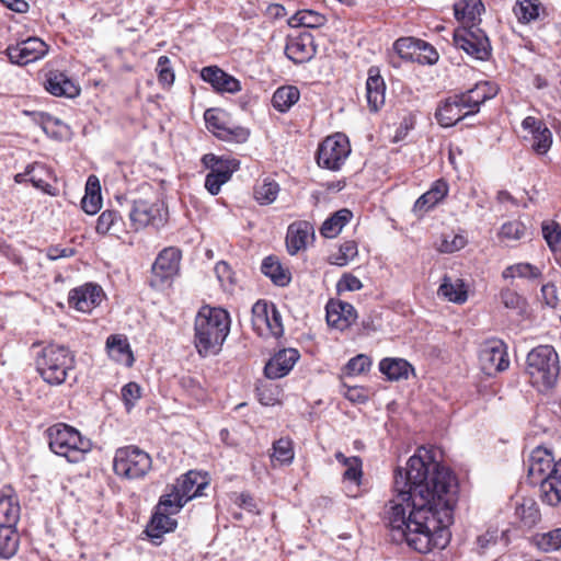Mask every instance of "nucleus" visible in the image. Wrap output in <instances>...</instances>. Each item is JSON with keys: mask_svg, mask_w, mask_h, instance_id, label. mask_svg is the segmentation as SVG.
<instances>
[{"mask_svg": "<svg viewBox=\"0 0 561 561\" xmlns=\"http://www.w3.org/2000/svg\"><path fill=\"white\" fill-rule=\"evenodd\" d=\"M396 495L386 506V522L396 541L420 553L444 549L458 500V482L449 469L422 447L407 468L394 472Z\"/></svg>", "mask_w": 561, "mask_h": 561, "instance_id": "f257e3e1", "label": "nucleus"}, {"mask_svg": "<svg viewBox=\"0 0 561 561\" xmlns=\"http://www.w3.org/2000/svg\"><path fill=\"white\" fill-rule=\"evenodd\" d=\"M230 316L220 307L205 305L194 321V344L203 357L217 355L230 332Z\"/></svg>", "mask_w": 561, "mask_h": 561, "instance_id": "f03ea898", "label": "nucleus"}, {"mask_svg": "<svg viewBox=\"0 0 561 561\" xmlns=\"http://www.w3.org/2000/svg\"><path fill=\"white\" fill-rule=\"evenodd\" d=\"M36 370L45 382L61 385L75 367V356L62 345L49 344L36 357Z\"/></svg>", "mask_w": 561, "mask_h": 561, "instance_id": "7ed1b4c3", "label": "nucleus"}, {"mask_svg": "<svg viewBox=\"0 0 561 561\" xmlns=\"http://www.w3.org/2000/svg\"><path fill=\"white\" fill-rule=\"evenodd\" d=\"M46 433L50 450L69 462L81 461L91 450L90 439L82 437L75 427L67 424H55Z\"/></svg>", "mask_w": 561, "mask_h": 561, "instance_id": "20e7f679", "label": "nucleus"}, {"mask_svg": "<svg viewBox=\"0 0 561 561\" xmlns=\"http://www.w3.org/2000/svg\"><path fill=\"white\" fill-rule=\"evenodd\" d=\"M559 358L550 345H539L527 355V374L534 386L542 389L551 388L559 376Z\"/></svg>", "mask_w": 561, "mask_h": 561, "instance_id": "39448f33", "label": "nucleus"}, {"mask_svg": "<svg viewBox=\"0 0 561 561\" xmlns=\"http://www.w3.org/2000/svg\"><path fill=\"white\" fill-rule=\"evenodd\" d=\"M151 467L150 455L136 446L122 447L115 451L113 469L119 477L128 480L141 479Z\"/></svg>", "mask_w": 561, "mask_h": 561, "instance_id": "423d86ee", "label": "nucleus"}, {"mask_svg": "<svg viewBox=\"0 0 561 561\" xmlns=\"http://www.w3.org/2000/svg\"><path fill=\"white\" fill-rule=\"evenodd\" d=\"M168 219V210L159 198H138L133 201L129 211L130 225L135 230L146 227H162Z\"/></svg>", "mask_w": 561, "mask_h": 561, "instance_id": "0eeeda50", "label": "nucleus"}, {"mask_svg": "<svg viewBox=\"0 0 561 561\" xmlns=\"http://www.w3.org/2000/svg\"><path fill=\"white\" fill-rule=\"evenodd\" d=\"M351 152L348 139L343 134L327 137L318 149V164L328 170L337 171Z\"/></svg>", "mask_w": 561, "mask_h": 561, "instance_id": "6e6552de", "label": "nucleus"}, {"mask_svg": "<svg viewBox=\"0 0 561 561\" xmlns=\"http://www.w3.org/2000/svg\"><path fill=\"white\" fill-rule=\"evenodd\" d=\"M455 46L478 60H486L491 45L485 33L478 26H462L454 33Z\"/></svg>", "mask_w": 561, "mask_h": 561, "instance_id": "1a4fd4ad", "label": "nucleus"}, {"mask_svg": "<svg viewBox=\"0 0 561 561\" xmlns=\"http://www.w3.org/2000/svg\"><path fill=\"white\" fill-rule=\"evenodd\" d=\"M479 363L484 374L493 376L508 368L506 346L501 340L485 341L479 351Z\"/></svg>", "mask_w": 561, "mask_h": 561, "instance_id": "9d476101", "label": "nucleus"}, {"mask_svg": "<svg viewBox=\"0 0 561 561\" xmlns=\"http://www.w3.org/2000/svg\"><path fill=\"white\" fill-rule=\"evenodd\" d=\"M181 251L178 248L169 247L163 249L157 256L151 272V286L157 287L172 278L180 270Z\"/></svg>", "mask_w": 561, "mask_h": 561, "instance_id": "9b49d317", "label": "nucleus"}, {"mask_svg": "<svg viewBox=\"0 0 561 561\" xmlns=\"http://www.w3.org/2000/svg\"><path fill=\"white\" fill-rule=\"evenodd\" d=\"M7 55L12 64L24 66L43 58L48 46L38 37H30L7 48Z\"/></svg>", "mask_w": 561, "mask_h": 561, "instance_id": "f8f14e48", "label": "nucleus"}, {"mask_svg": "<svg viewBox=\"0 0 561 561\" xmlns=\"http://www.w3.org/2000/svg\"><path fill=\"white\" fill-rule=\"evenodd\" d=\"M43 84L45 90L54 96L73 99L80 94V87L58 70L48 71Z\"/></svg>", "mask_w": 561, "mask_h": 561, "instance_id": "ddd939ff", "label": "nucleus"}, {"mask_svg": "<svg viewBox=\"0 0 561 561\" xmlns=\"http://www.w3.org/2000/svg\"><path fill=\"white\" fill-rule=\"evenodd\" d=\"M103 290L101 286L94 284H85L75 288L69 294V305L78 311L90 312L102 301Z\"/></svg>", "mask_w": 561, "mask_h": 561, "instance_id": "4468645a", "label": "nucleus"}, {"mask_svg": "<svg viewBox=\"0 0 561 561\" xmlns=\"http://www.w3.org/2000/svg\"><path fill=\"white\" fill-rule=\"evenodd\" d=\"M325 309L328 324L340 331L346 330L356 321V310L348 302L330 300Z\"/></svg>", "mask_w": 561, "mask_h": 561, "instance_id": "2eb2a0df", "label": "nucleus"}, {"mask_svg": "<svg viewBox=\"0 0 561 561\" xmlns=\"http://www.w3.org/2000/svg\"><path fill=\"white\" fill-rule=\"evenodd\" d=\"M527 467L528 476L540 482L547 476H551L552 470L557 467V461L550 450L536 447L528 457Z\"/></svg>", "mask_w": 561, "mask_h": 561, "instance_id": "dca6fc26", "label": "nucleus"}, {"mask_svg": "<svg viewBox=\"0 0 561 561\" xmlns=\"http://www.w3.org/2000/svg\"><path fill=\"white\" fill-rule=\"evenodd\" d=\"M204 118L207 128L214 133L218 138L222 140H234L237 142H243L249 138V130L242 127L228 128L225 127L220 122V113L214 108H209L205 112Z\"/></svg>", "mask_w": 561, "mask_h": 561, "instance_id": "f3484780", "label": "nucleus"}, {"mask_svg": "<svg viewBox=\"0 0 561 561\" xmlns=\"http://www.w3.org/2000/svg\"><path fill=\"white\" fill-rule=\"evenodd\" d=\"M299 359V353L295 348H285L276 353L265 365L264 373L270 379H278L286 376Z\"/></svg>", "mask_w": 561, "mask_h": 561, "instance_id": "a211bd4d", "label": "nucleus"}, {"mask_svg": "<svg viewBox=\"0 0 561 561\" xmlns=\"http://www.w3.org/2000/svg\"><path fill=\"white\" fill-rule=\"evenodd\" d=\"M467 106L459 94L449 96L436 111V118L443 127H450L469 116Z\"/></svg>", "mask_w": 561, "mask_h": 561, "instance_id": "6ab92c4d", "label": "nucleus"}, {"mask_svg": "<svg viewBox=\"0 0 561 561\" xmlns=\"http://www.w3.org/2000/svg\"><path fill=\"white\" fill-rule=\"evenodd\" d=\"M173 485L178 489L182 501L187 503L190 500L203 494V490L208 485V480L205 474L191 470L179 478Z\"/></svg>", "mask_w": 561, "mask_h": 561, "instance_id": "aec40b11", "label": "nucleus"}, {"mask_svg": "<svg viewBox=\"0 0 561 561\" xmlns=\"http://www.w3.org/2000/svg\"><path fill=\"white\" fill-rule=\"evenodd\" d=\"M201 77L220 92L236 93L241 90L238 79L216 66L204 67L201 71Z\"/></svg>", "mask_w": 561, "mask_h": 561, "instance_id": "412c9836", "label": "nucleus"}, {"mask_svg": "<svg viewBox=\"0 0 561 561\" xmlns=\"http://www.w3.org/2000/svg\"><path fill=\"white\" fill-rule=\"evenodd\" d=\"M540 499L550 506L561 504V458L557 460V467L551 476L540 481Z\"/></svg>", "mask_w": 561, "mask_h": 561, "instance_id": "4be33fe9", "label": "nucleus"}, {"mask_svg": "<svg viewBox=\"0 0 561 561\" xmlns=\"http://www.w3.org/2000/svg\"><path fill=\"white\" fill-rule=\"evenodd\" d=\"M386 85L379 70L370 67L366 81V99L370 111L377 112L385 104Z\"/></svg>", "mask_w": 561, "mask_h": 561, "instance_id": "5701e85b", "label": "nucleus"}, {"mask_svg": "<svg viewBox=\"0 0 561 561\" xmlns=\"http://www.w3.org/2000/svg\"><path fill=\"white\" fill-rule=\"evenodd\" d=\"M448 193V184L444 180L435 181L431 188L414 203L413 211L423 215L443 201Z\"/></svg>", "mask_w": 561, "mask_h": 561, "instance_id": "b1692460", "label": "nucleus"}, {"mask_svg": "<svg viewBox=\"0 0 561 561\" xmlns=\"http://www.w3.org/2000/svg\"><path fill=\"white\" fill-rule=\"evenodd\" d=\"M496 90L489 82H479L473 89L459 94L467 106L466 114H476L480 110V105L486 100L493 98Z\"/></svg>", "mask_w": 561, "mask_h": 561, "instance_id": "393cba45", "label": "nucleus"}, {"mask_svg": "<svg viewBox=\"0 0 561 561\" xmlns=\"http://www.w3.org/2000/svg\"><path fill=\"white\" fill-rule=\"evenodd\" d=\"M285 51L287 57L295 64H302L310 60L316 54L312 36L310 34H304L290 41Z\"/></svg>", "mask_w": 561, "mask_h": 561, "instance_id": "a878e982", "label": "nucleus"}, {"mask_svg": "<svg viewBox=\"0 0 561 561\" xmlns=\"http://www.w3.org/2000/svg\"><path fill=\"white\" fill-rule=\"evenodd\" d=\"M312 226L308 221H296L289 225L286 236V247L291 255L305 249L308 238L312 234Z\"/></svg>", "mask_w": 561, "mask_h": 561, "instance_id": "bb28decb", "label": "nucleus"}, {"mask_svg": "<svg viewBox=\"0 0 561 561\" xmlns=\"http://www.w3.org/2000/svg\"><path fill=\"white\" fill-rule=\"evenodd\" d=\"M455 16L463 26H478L480 15L484 11L481 0H459L454 4Z\"/></svg>", "mask_w": 561, "mask_h": 561, "instance_id": "cd10ccee", "label": "nucleus"}, {"mask_svg": "<svg viewBox=\"0 0 561 561\" xmlns=\"http://www.w3.org/2000/svg\"><path fill=\"white\" fill-rule=\"evenodd\" d=\"M106 350L108 356L115 362L131 366L134 356L129 347L127 337L122 334H112L106 340Z\"/></svg>", "mask_w": 561, "mask_h": 561, "instance_id": "c85d7f7f", "label": "nucleus"}, {"mask_svg": "<svg viewBox=\"0 0 561 561\" xmlns=\"http://www.w3.org/2000/svg\"><path fill=\"white\" fill-rule=\"evenodd\" d=\"M21 515V507L15 494L9 493L0 496V526L15 528Z\"/></svg>", "mask_w": 561, "mask_h": 561, "instance_id": "c756f323", "label": "nucleus"}, {"mask_svg": "<svg viewBox=\"0 0 561 561\" xmlns=\"http://www.w3.org/2000/svg\"><path fill=\"white\" fill-rule=\"evenodd\" d=\"M437 294L454 304H463L468 298L466 285L462 279H453L449 276H444Z\"/></svg>", "mask_w": 561, "mask_h": 561, "instance_id": "7c9ffc66", "label": "nucleus"}, {"mask_svg": "<svg viewBox=\"0 0 561 561\" xmlns=\"http://www.w3.org/2000/svg\"><path fill=\"white\" fill-rule=\"evenodd\" d=\"M262 273L277 286H286L290 282V273L285 270L276 256L265 257L261 265Z\"/></svg>", "mask_w": 561, "mask_h": 561, "instance_id": "2f4dec72", "label": "nucleus"}, {"mask_svg": "<svg viewBox=\"0 0 561 561\" xmlns=\"http://www.w3.org/2000/svg\"><path fill=\"white\" fill-rule=\"evenodd\" d=\"M353 214L350 209L342 208L329 217L321 226L320 233L324 238H335L345 225L350 222Z\"/></svg>", "mask_w": 561, "mask_h": 561, "instance_id": "473e14b6", "label": "nucleus"}, {"mask_svg": "<svg viewBox=\"0 0 561 561\" xmlns=\"http://www.w3.org/2000/svg\"><path fill=\"white\" fill-rule=\"evenodd\" d=\"M171 515V513L157 508L146 529L147 535L151 538H160L163 534L173 530L176 527V522Z\"/></svg>", "mask_w": 561, "mask_h": 561, "instance_id": "72a5a7b5", "label": "nucleus"}, {"mask_svg": "<svg viewBox=\"0 0 561 561\" xmlns=\"http://www.w3.org/2000/svg\"><path fill=\"white\" fill-rule=\"evenodd\" d=\"M327 19L313 10H299L288 20L290 27L318 28L324 25Z\"/></svg>", "mask_w": 561, "mask_h": 561, "instance_id": "f704fd0d", "label": "nucleus"}, {"mask_svg": "<svg viewBox=\"0 0 561 561\" xmlns=\"http://www.w3.org/2000/svg\"><path fill=\"white\" fill-rule=\"evenodd\" d=\"M379 369L390 380L405 379L409 376L411 365L402 358H383Z\"/></svg>", "mask_w": 561, "mask_h": 561, "instance_id": "c9c22d12", "label": "nucleus"}, {"mask_svg": "<svg viewBox=\"0 0 561 561\" xmlns=\"http://www.w3.org/2000/svg\"><path fill=\"white\" fill-rule=\"evenodd\" d=\"M545 12L539 0H517L514 7V13L522 23H530L540 18Z\"/></svg>", "mask_w": 561, "mask_h": 561, "instance_id": "e433bc0d", "label": "nucleus"}, {"mask_svg": "<svg viewBox=\"0 0 561 561\" xmlns=\"http://www.w3.org/2000/svg\"><path fill=\"white\" fill-rule=\"evenodd\" d=\"M20 543V537L15 528L0 526V559L12 558Z\"/></svg>", "mask_w": 561, "mask_h": 561, "instance_id": "4c0bfd02", "label": "nucleus"}, {"mask_svg": "<svg viewBox=\"0 0 561 561\" xmlns=\"http://www.w3.org/2000/svg\"><path fill=\"white\" fill-rule=\"evenodd\" d=\"M334 456L346 468L343 473L344 480L359 484L363 476L362 459L357 456L346 457L342 451H336Z\"/></svg>", "mask_w": 561, "mask_h": 561, "instance_id": "58836bf2", "label": "nucleus"}, {"mask_svg": "<svg viewBox=\"0 0 561 561\" xmlns=\"http://www.w3.org/2000/svg\"><path fill=\"white\" fill-rule=\"evenodd\" d=\"M299 90L296 87H280L273 94V106L279 112H285L299 100Z\"/></svg>", "mask_w": 561, "mask_h": 561, "instance_id": "ea45409f", "label": "nucleus"}, {"mask_svg": "<svg viewBox=\"0 0 561 561\" xmlns=\"http://www.w3.org/2000/svg\"><path fill=\"white\" fill-rule=\"evenodd\" d=\"M185 504L178 489L171 484L167 486L165 493L160 497L157 508L167 513L176 514Z\"/></svg>", "mask_w": 561, "mask_h": 561, "instance_id": "a19ab883", "label": "nucleus"}, {"mask_svg": "<svg viewBox=\"0 0 561 561\" xmlns=\"http://www.w3.org/2000/svg\"><path fill=\"white\" fill-rule=\"evenodd\" d=\"M278 192V184L273 180L265 179L255 185L254 198L261 205H270L277 198Z\"/></svg>", "mask_w": 561, "mask_h": 561, "instance_id": "79ce46f5", "label": "nucleus"}, {"mask_svg": "<svg viewBox=\"0 0 561 561\" xmlns=\"http://www.w3.org/2000/svg\"><path fill=\"white\" fill-rule=\"evenodd\" d=\"M270 310L271 304H267L265 300H259L252 307V327L263 337H266V321Z\"/></svg>", "mask_w": 561, "mask_h": 561, "instance_id": "37998d69", "label": "nucleus"}, {"mask_svg": "<svg viewBox=\"0 0 561 561\" xmlns=\"http://www.w3.org/2000/svg\"><path fill=\"white\" fill-rule=\"evenodd\" d=\"M28 181L34 187L42 190L45 193H50L51 187L47 179L50 178L49 170L39 163H35L27 168Z\"/></svg>", "mask_w": 561, "mask_h": 561, "instance_id": "c03bdc74", "label": "nucleus"}, {"mask_svg": "<svg viewBox=\"0 0 561 561\" xmlns=\"http://www.w3.org/2000/svg\"><path fill=\"white\" fill-rule=\"evenodd\" d=\"M293 442L287 437H282L273 444L272 460L278 461L280 465H289L294 460Z\"/></svg>", "mask_w": 561, "mask_h": 561, "instance_id": "a18cd8bd", "label": "nucleus"}, {"mask_svg": "<svg viewBox=\"0 0 561 561\" xmlns=\"http://www.w3.org/2000/svg\"><path fill=\"white\" fill-rule=\"evenodd\" d=\"M420 45V39H414L412 37H401L394 42L393 49L402 59L415 60Z\"/></svg>", "mask_w": 561, "mask_h": 561, "instance_id": "49530a36", "label": "nucleus"}, {"mask_svg": "<svg viewBox=\"0 0 561 561\" xmlns=\"http://www.w3.org/2000/svg\"><path fill=\"white\" fill-rule=\"evenodd\" d=\"M525 139H528L530 141L534 151H536L538 154H543L551 147L552 134L549 130V128L545 125L536 133L530 135V137L525 136Z\"/></svg>", "mask_w": 561, "mask_h": 561, "instance_id": "de8ad7c7", "label": "nucleus"}, {"mask_svg": "<svg viewBox=\"0 0 561 561\" xmlns=\"http://www.w3.org/2000/svg\"><path fill=\"white\" fill-rule=\"evenodd\" d=\"M502 275L504 278L522 277L534 279L538 278L541 275V272L538 267L529 263H517L506 267Z\"/></svg>", "mask_w": 561, "mask_h": 561, "instance_id": "09e8293b", "label": "nucleus"}, {"mask_svg": "<svg viewBox=\"0 0 561 561\" xmlns=\"http://www.w3.org/2000/svg\"><path fill=\"white\" fill-rule=\"evenodd\" d=\"M357 243L353 240L345 241L341 244L339 252L331 255L330 263L337 266H345L357 255Z\"/></svg>", "mask_w": 561, "mask_h": 561, "instance_id": "8fccbe9b", "label": "nucleus"}, {"mask_svg": "<svg viewBox=\"0 0 561 561\" xmlns=\"http://www.w3.org/2000/svg\"><path fill=\"white\" fill-rule=\"evenodd\" d=\"M537 547L543 551H554L561 548V528L537 535L535 537Z\"/></svg>", "mask_w": 561, "mask_h": 561, "instance_id": "3c124183", "label": "nucleus"}, {"mask_svg": "<svg viewBox=\"0 0 561 561\" xmlns=\"http://www.w3.org/2000/svg\"><path fill=\"white\" fill-rule=\"evenodd\" d=\"M122 220L115 210H104L98 218L95 230L100 234L110 233Z\"/></svg>", "mask_w": 561, "mask_h": 561, "instance_id": "603ef678", "label": "nucleus"}, {"mask_svg": "<svg viewBox=\"0 0 561 561\" xmlns=\"http://www.w3.org/2000/svg\"><path fill=\"white\" fill-rule=\"evenodd\" d=\"M526 233V227L519 220L507 221L500 229V238L508 241L522 239Z\"/></svg>", "mask_w": 561, "mask_h": 561, "instance_id": "864d4df0", "label": "nucleus"}, {"mask_svg": "<svg viewBox=\"0 0 561 561\" xmlns=\"http://www.w3.org/2000/svg\"><path fill=\"white\" fill-rule=\"evenodd\" d=\"M266 337H279L284 333V328L282 323V317L279 311L276 309L275 305L271 304V310L267 313L266 321Z\"/></svg>", "mask_w": 561, "mask_h": 561, "instance_id": "5fc2aeb1", "label": "nucleus"}, {"mask_svg": "<svg viewBox=\"0 0 561 561\" xmlns=\"http://www.w3.org/2000/svg\"><path fill=\"white\" fill-rule=\"evenodd\" d=\"M371 366L370 358L365 354H359L351 358L345 366V374L347 376H357L369 370Z\"/></svg>", "mask_w": 561, "mask_h": 561, "instance_id": "6e6d98bb", "label": "nucleus"}, {"mask_svg": "<svg viewBox=\"0 0 561 561\" xmlns=\"http://www.w3.org/2000/svg\"><path fill=\"white\" fill-rule=\"evenodd\" d=\"M542 236L552 251H556L561 245V228L557 222H543Z\"/></svg>", "mask_w": 561, "mask_h": 561, "instance_id": "4d7b16f0", "label": "nucleus"}, {"mask_svg": "<svg viewBox=\"0 0 561 561\" xmlns=\"http://www.w3.org/2000/svg\"><path fill=\"white\" fill-rule=\"evenodd\" d=\"M156 70L160 83L171 85L174 82V72L171 67V61L167 56L159 57Z\"/></svg>", "mask_w": 561, "mask_h": 561, "instance_id": "13d9d810", "label": "nucleus"}, {"mask_svg": "<svg viewBox=\"0 0 561 561\" xmlns=\"http://www.w3.org/2000/svg\"><path fill=\"white\" fill-rule=\"evenodd\" d=\"M141 397V389L136 382H128L122 388V399L129 411Z\"/></svg>", "mask_w": 561, "mask_h": 561, "instance_id": "bf43d9fd", "label": "nucleus"}, {"mask_svg": "<svg viewBox=\"0 0 561 561\" xmlns=\"http://www.w3.org/2000/svg\"><path fill=\"white\" fill-rule=\"evenodd\" d=\"M229 178L226 173H216L210 171L205 179V187L211 195H217L220 192L221 185L227 183Z\"/></svg>", "mask_w": 561, "mask_h": 561, "instance_id": "052dcab7", "label": "nucleus"}, {"mask_svg": "<svg viewBox=\"0 0 561 561\" xmlns=\"http://www.w3.org/2000/svg\"><path fill=\"white\" fill-rule=\"evenodd\" d=\"M466 245V239L459 234L444 236L439 245L440 252L451 253L462 249Z\"/></svg>", "mask_w": 561, "mask_h": 561, "instance_id": "680f3d73", "label": "nucleus"}, {"mask_svg": "<svg viewBox=\"0 0 561 561\" xmlns=\"http://www.w3.org/2000/svg\"><path fill=\"white\" fill-rule=\"evenodd\" d=\"M501 299L503 305L508 309L522 310L525 306V300L516 291L504 289L501 291Z\"/></svg>", "mask_w": 561, "mask_h": 561, "instance_id": "e2e57ef3", "label": "nucleus"}, {"mask_svg": "<svg viewBox=\"0 0 561 561\" xmlns=\"http://www.w3.org/2000/svg\"><path fill=\"white\" fill-rule=\"evenodd\" d=\"M415 60L422 64L433 65L438 60V54L433 46L421 41V45Z\"/></svg>", "mask_w": 561, "mask_h": 561, "instance_id": "0e129e2a", "label": "nucleus"}, {"mask_svg": "<svg viewBox=\"0 0 561 561\" xmlns=\"http://www.w3.org/2000/svg\"><path fill=\"white\" fill-rule=\"evenodd\" d=\"M102 205L101 194H84L81 201V207L88 215L96 214Z\"/></svg>", "mask_w": 561, "mask_h": 561, "instance_id": "69168bd1", "label": "nucleus"}, {"mask_svg": "<svg viewBox=\"0 0 561 561\" xmlns=\"http://www.w3.org/2000/svg\"><path fill=\"white\" fill-rule=\"evenodd\" d=\"M516 513L526 526H533L539 520V511L533 504L529 506H519Z\"/></svg>", "mask_w": 561, "mask_h": 561, "instance_id": "338daca9", "label": "nucleus"}, {"mask_svg": "<svg viewBox=\"0 0 561 561\" xmlns=\"http://www.w3.org/2000/svg\"><path fill=\"white\" fill-rule=\"evenodd\" d=\"M337 290L341 291H355L363 287L359 278L356 276L345 273L337 283Z\"/></svg>", "mask_w": 561, "mask_h": 561, "instance_id": "774afa93", "label": "nucleus"}]
</instances>
